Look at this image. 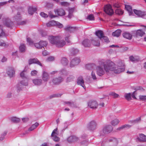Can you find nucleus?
I'll list each match as a JSON object with an SVG mask.
<instances>
[{
	"label": "nucleus",
	"mask_w": 146,
	"mask_h": 146,
	"mask_svg": "<svg viewBox=\"0 0 146 146\" xmlns=\"http://www.w3.org/2000/svg\"><path fill=\"white\" fill-rule=\"evenodd\" d=\"M104 69L106 72H109L110 71H113L115 73L119 74L124 71L123 68H116L115 64L112 62L110 60H107L103 63Z\"/></svg>",
	"instance_id": "1"
},
{
	"label": "nucleus",
	"mask_w": 146,
	"mask_h": 146,
	"mask_svg": "<svg viewBox=\"0 0 146 146\" xmlns=\"http://www.w3.org/2000/svg\"><path fill=\"white\" fill-rule=\"evenodd\" d=\"M26 72V71L24 70L20 74L21 77L23 79H24V81L25 82V83H23V81H21L20 82V83L22 85L24 86H27L28 85V79L25 74Z\"/></svg>",
	"instance_id": "2"
},
{
	"label": "nucleus",
	"mask_w": 146,
	"mask_h": 146,
	"mask_svg": "<svg viewBox=\"0 0 146 146\" xmlns=\"http://www.w3.org/2000/svg\"><path fill=\"white\" fill-rule=\"evenodd\" d=\"M113 128L111 125H106L103 129L102 131L101 132L100 135H104V134L110 133L113 130Z\"/></svg>",
	"instance_id": "3"
},
{
	"label": "nucleus",
	"mask_w": 146,
	"mask_h": 146,
	"mask_svg": "<svg viewBox=\"0 0 146 146\" xmlns=\"http://www.w3.org/2000/svg\"><path fill=\"white\" fill-rule=\"evenodd\" d=\"M104 11L107 14L110 16L112 15L114 13L113 10L110 5H106L105 6Z\"/></svg>",
	"instance_id": "4"
},
{
	"label": "nucleus",
	"mask_w": 146,
	"mask_h": 146,
	"mask_svg": "<svg viewBox=\"0 0 146 146\" xmlns=\"http://www.w3.org/2000/svg\"><path fill=\"white\" fill-rule=\"evenodd\" d=\"M64 80V78L61 76L56 77L53 78L52 81L53 84L58 85L62 82Z\"/></svg>",
	"instance_id": "5"
},
{
	"label": "nucleus",
	"mask_w": 146,
	"mask_h": 146,
	"mask_svg": "<svg viewBox=\"0 0 146 146\" xmlns=\"http://www.w3.org/2000/svg\"><path fill=\"white\" fill-rule=\"evenodd\" d=\"M96 126L97 123L96 122L92 120L89 123L88 125L87 128L90 130H94L96 129Z\"/></svg>",
	"instance_id": "6"
},
{
	"label": "nucleus",
	"mask_w": 146,
	"mask_h": 146,
	"mask_svg": "<svg viewBox=\"0 0 146 146\" xmlns=\"http://www.w3.org/2000/svg\"><path fill=\"white\" fill-rule=\"evenodd\" d=\"M88 106L92 109H95L97 108L98 104L96 101L90 100L88 103Z\"/></svg>",
	"instance_id": "7"
},
{
	"label": "nucleus",
	"mask_w": 146,
	"mask_h": 146,
	"mask_svg": "<svg viewBox=\"0 0 146 146\" xmlns=\"http://www.w3.org/2000/svg\"><path fill=\"white\" fill-rule=\"evenodd\" d=\"M59 38L58 37L51 36H49L48 40L52 44L56 45Z\"/></svg>",
	"instance_id": "8"
},
{
	"label": "nucleus",
	"mask_w": 146,
	"mask_h": 146,
	"mask_svg": "<svg viewBox=\"0 0 146 146\" xmlns=\"http://www.w3.org/2000/svg\"><path fill=\"white\" fill-rule=\"evenodd\" d=\"M80 60L79 58L77 57L73 58L70 62V66L72 67L78 65L80 62Z\"/></svg>",
	"instance_id": "9"
},
{
	"label": "nucleus",
	"mask_w": 146,
	"mask_h": 146,
	"mask_svg": "<svg viewBox=\"0 0 146 146\" xmlns=\"http://www.w3.org/2000/svg\"><path fill=\"white\" fill-rule=\"evenodd\" d=\"M36 64L40 66H42V65L39 61L36 58H31L29 60V65H31L32 64Z\"/></svg>",
	"instance_id": "10"
},
{
	"label": "nucleus",
	"mask_w": 146,
	"mask_h": 146,
	"mask_svg": "<svg viewBox=\"0 0 146 146\" xmlns=\"http://www.w3.org/2000/svg\"><path fill=\"white\" fill-rule=\"evenodd\" d=\"M77 84L78 85L81 86L84 89H85L86 87L84 84V82L82 77L80 76L78 78L77 82Z\"/></svg>",
	"instance_id": "11"
},
{
	"label": "nucleus",
	"mask_w": 146,
	"mask_h": 146,
	"mask_svg": "<svg viewBox=\"0 0 146 146\" xmlns=\"http://www.w3.org/2000/svg\"><path fill=\"white\" fill-rule=\"evenodd\" d=\"M133 11L134 13L139 17H143L146 15V12L144 11L134 9Z\"/></svg>",
	"instance_id": "12"
},
{
	"label": "nucleus",
	"mask_w": 146,
	"mask_h": 146,
	"mask_svg": "<svg viewBox=\"0 0 146 146\" xmlns=\"http://www.w3.org/2000/svg\"><path fill=\"white\" fill-rule=\"evenodd\" d=\"M97 73L100 76L103 75L105 73L104 70L103 68L100 66H98L97 67Z\"/></svg>",
	"instance_id": "13"
},
{
	"label": "nucleus",
	"mask_w": 146,
	"mask_h": 146,
	"mask_svg": "<svg viewBox=\"0 0 146 146\" xmlns=\"http://www.w3.org/2000/svg\"><path fill=\"white\" fill-rule=\"evenodd\" d=\"M7 73L8 74V76L10 77H13L15 73L14 69L12 67H9L8 70L7 72Z\"/></svg>",
	"instance_id": "14"
},
{
	"label": "nucleus",
	"mask_w": 146,
	"mask_h": 146,
	"mask_svg": "<svg viewBox=\"0 0 146 146\" xmlns=\"http://www.w3.org/2000/svg\"><path fill=\"white\" fill-rule=\"evenodd\" d=\"M82 44L85 47H90L91 45V41L89 39H86L82 42Z\"/></svg>",
	"instance_id": "15"
},
{
	"label": "nucleus",
	"mask_w": 146,
	"mask_h": 146,
	"mask_svg": "<svg viewBox=\"0 0 146 146\" xmlns=\"http://www.w3.org/2000/svg\"><path fill=\"white\" fill-rule=\"evenodd\" d=\"M145 34V32L143 31L142 29H140L137 30L136 31L135 34L133 35V36L136 37H137L138 36L142 37Z\"/></svg>",
	"instance_id": "16"
},
{
	"label": "nucleus",
	"mask_w": 146,
	"mask_h": 146,
	"mask_svg": "<svg viewBox=\"0 0 146 146\" xmlns=\"http://www.w3.org/2000/svg\"><path fill=\"white\" fill-rule=\"evenodd\" d=\"M54 11L56 14L59 16H62L64 15L65 14L64 11L62 9L54 10Z\"/></svg>",
	"instance_id": "17"
},
{
	"label": "nucleus",
	"mask_w": 146,
	"mask_h": 146,
	"mask_svg": "<svg viewBox=\"0 0 146 146\" xmlns=\"http://www.w3.org/2000/svg\"><path fill=\"white\" fill-rule=\"evenodd\" d=\"M42 78L44 82H46L49 79V76L48 73L45 71H43L42 75Z\"/></svg>",
	"instance_id": "18"
},
{
	"label": "nucleus",
	"mask_w": 146,
	"mask_h": 146,
	"mask_svg": "<svg viewBox=\"0 0 146 146\" xmlns=\"http://www.w3.org/2000/svg\"><path fill=\"white\" fill-rule=\"evenodd\" d=\"M122 35L124 38L129 40H131L132 37V35L128 32H124L122 34Z\"/></svg>",
	"instance_id": "19"
},
{
	"label": "nucleus",
	"mask_w": 146,
	"mask_h": 146,
	"mask_svg": "<svg viewBox=\"0 0 146 146\" xmlns=\"http://www.w3.org/2000/svg\"><path fill=\"white\" fill-rule=\"evenodd\" d=\"M4 25L8 27L11 28L13 25V23L9 19H6L4 22Z\"/></svg>",
	"instance_id": "20"
},
{
	"label": "nucleus",
	"mask_w": 146,
	"mask_h": 146,
	"mask_svg": "<svg viewBox=\"0 0 146 146\" xmlns=\"http://www.w3.org/2000/svg\"><path fill=\"white\" fill-rule=\"evenodd\" d=\"M66 44L65 42L63 40H60L58 38L57 43H56V46L58 48L63 47Z\"/></svg>",
	"instance_id": "21"
},
{
	"label": "nucleus",
	"mask_w": 146,
	"mask_h": 146,
	"mask_svg": "<svg viewBox=\"0 0 146 146\" xmlns=\"http://www.w3.org/2000/svg\"><path fill=\"white\" fill-rule=\"evenodd\" d=\"M75 27L67 26L64 28V30L70 33L74 32L76 31Z\"/></svg>",
	"instance_id": "22"
},
{
	"label": "nucleus",
	"mask_w": 146,
	"mask_h": 146,
	"mask_svg": "<svg viewBox=\"0 0 146 146\" xmlns=\"http://www.w3.org/2000/svg\"><path fill=\"white\" fill-rule=\"evenodd\" d=\"M137 141L140 142L146 141V135L143 134H139V137L137 138Z\"/></svg>",
	"instance_id": "23"
},
{
	"label": "nucleus",
	"mask_w": 146,
	"mask_h": 146,
	"mask_svg": "<svg viewBox=\"0 0 146 146\" xmlns=\"http://www.w3.org/2000/svg\"><path fill=\"white\" fill-rule=\"evenodd\" d=\"M67 140L69 142L71 143L77 141L78 139L75 136H71L69 137Z\"/></svg>",
	"instance_id": "24"
},
{
	"label": "nucleus",
	"mask_w": 146,
	"mask_h": 146,
	"mask_svg": "<svg viewBox=\"0 0 146 146\" xmlns=\"http://www.w3.org/2000/svg\"><path fill=\"white\" fill-rule=\"evenodd\" d=\"M32 81L35 85L40 86L42 84V80L41 79H35L33 80Z\"/></svg>",
	"instance_id": "25"
},
{
	"label": "nucleus",
	"mask_w": 146,
	"mask_h": 146,
	"mask_svg": "<svg viewBox=\"0 0 146 146\" xmlns=\"http://www.w3.org/2000/svg\"><path fill=\"white\" fill-rule=\"evenodd\" d=\"M95 34L100 39H102V38L104 35L103 31L99 30L96 32Z\"/></svg>",
	"instance_id": "26"
},
{
	"label": "nucleus",
	"mask_w": 146,
	"mask_h": 146,
	"mask_svg": "<svg viewBox=\"0 0 146 146\" xmlns=\"http://www.w3.org/2000/svg\"><path fill=\"white\" fill-rule=\"evenodd\" d=\"M91 41L93 45L95 46H99L100 45V41L99 40L92 39Z\"/></svg>",
	"instance_id": "27"
},
{
	"label": "nucleus",
	"mask_w": 146,
	"mask_h": 146,
	"mask_svg": "<svg viewBox=\"0 0 146 146\" xmlns=\"http://www.w3.org/2000/svg\"><path fill=\"white\" fill-rule=\"evenodd\" d=\"M70 50V53L72 55H74L77 54L79 52V50L78 49L73 48H71Z\"/></svg>",
	"instance_id": "28"
},
{
	"label": "nucleus",
	"mask_w": 146,
	"mask_h": 146,
	"mask_svg": "<svg viewBox=\"0 0 146 146\" xmlns=\"http://www.w3.org/2000/svg\"><path fill=\"white\" fill-rule=\"evenodd\" d=\"M125 8L128 11L129 15H132L133 14L132 7L131 6L125 5Z\"/></svg>",
	"instance_id": "29"
},
{
	"label": "nucleus",
	"mask_w": 146,
	"mask_h": 146,
	"mask_svg": "<svg viewBox=\"0 0 146 146\" xmlns=\"http://www.w3.org/2000/svg\"><path fill=\"white\" fill-rule=\"evenodd\" d=\"M95 66V65L94 64H88L86 65L85 68L88 70H92Z\"/></svg>",
	"instance_id": "30"
},
{
	"label": "nucleus",
	"mask_w": 146,
	"mask_h": 146,
	"mask_svg": "<svg viewBox=\"0 0 146 146\" xmlns=\"http://www.w3.org/2000/svg\"><path fill=\"white\" fill-rule=\"evenodd\" d=\"M36 10L37 9L36 8L29 7L28 8V12L29 14L32 15L36 11Z\"/></svg>",
	"instance_id": "31"
},
{
	"label": "nucleus",
	"mask_w": 146,
	"mask_h": 146,
	"mask_svg": "<svg viewBox=\"0 0 146 146\" xmlns=\"http://www.w3.org/2000/svg\"><path fill=\"white\" fill-rule=\"evenodd\" d=\"M121 31L120 29H117L112 33V35L114 36L119 37L121 34Z\"/></svg>",
	"instance_id": "32"
},
{
	"label": "nucleus",
	"mask_w": 146,
	"mask_h": 146,
	"mask_svg": "<svg viewBox=\"0 0 146 146\" xmlns=\"http://www.w3.org/2000/svg\"><path fill=\"white\" fill-rule=\"evenodd\" d=\"M68 62L66 58L65 57L62 58L61 60V62L64 66L67 65L68 64Z\"/></svg>",
	"instance_id": "33"
},
{
	"label": "nucleus",
	"mask_w": 146,
	"mask_h": 146,
	"mask_svg": "<svg viewBox=\"0 0 146 146\" xmlns=\"http://www.w3.org/2000/svg\"><path fill=\"white\" fill-rule=\"evenodd\" d=\"M117 65L118 66V68H123L125 70L124 68V64L123 61L119 60L118 62Z\"/></svg>",
	"instance_id": "34"
},
{
	"label": "nucleus",
	"mask_w": 146,
	"mask_h": 146,
	"mask_svg": "<svg viewBox=\"0 0 146 146\" xmlns=\"http://www.w3.org/2000/svg\"><path fill=\"white\" fill-rule=\"evenodd\" d=\"M11 120L12 122L15 123H17L19 122L20 121V118H17L15 117H13L11 118Z\"/></svg>",
	"instance_id": "35"
},
{
	"label": "nucleus",
	"mask_w": 146,
	"mask_h": 146,
	"mask_svg": "<svg viewBox=\"0 0 146 146\" xmlns=\"http://www.w3.org/2000/svg\"><path fill=\"white\" fill-rule=\"evenodd\" d=\"M132 89L135 90V91L140 90L141 92H144L145 91V89L143 88L141 86H137L136 87H133Z\"/></svg>",
	"instance_id": "36"
},
{
	"label": "nucleus",
	"mask_w": 146,
	"mask_h": 146,
	"mask_svg": "<svg viewBox=\"0 0 146 146\" xmlns=\"http://www.w3.org/2000/svg\"><path fill=\"white\" fill-rule=\"evenodd\" d=\"M141 121V117H139L136 118L135 119L129 121V122L133 124L138 123L140 122Z\"/></svg>",
	"instance_id": "37"
},
{
	"label": "nucleus",
	"mask_w": 146,
	"mask_h": 146,
	"mask_svg": "<svg viewBox=\"0 0 146 146\" xmlns=\"http://www.w3.org/2000/svg\"><path fill=\"white\" fill-rule=\"evenodd\" d=\"M59 74L60 76H66L68 74V72L65 70L62 69L59 71Z\"/></svg>",
	"instance_id": "38"
},
{
	"label": "nucleus",
	"mask_w": 146,
	"mask_h": 146,
	"mask_svg": "<svg viewBox=\"0 0 146 146\" xmlns=\"http://www.w3.org/2000/svg\"><path fill=\"white\" fill-rule=\"evenodd\" d=\"M131 127V125H130L129 124H125L123 125L120 127L118 128L117 129L120 130L121 129H122L125 128L128 129L130 128Z\"/></svg>",
	"instance_id": "39"
},
{
	"label": "nucleus",
	"mask_w": 146,
	"mask_h": 146,
	"mask_svg": "<svg viewBox=\"0 0 146 146\" xmlns=\"http://www.w3.org/2000/svg\"><path fill=\"white\" fill-rule=\"evenodd\" d=\"M74 77L73 75H70L68 77L66 80L67 82H69L72 81L74 80Z\"/></svg>",
	"instance_id": "40"
},
{
	"label": "nucleus",
	"mask_w": 146,
	"mask_h": 146,
	"mask_svg": "<svg viewBox=\"0 0 146 146\" xmlns=\"http://www.w3.org/2000/svg\"><path fill=\"white\" fill-rule=\"evenodd\" d=\"M26 47L24 44H21L19 46V48L20 52H24L25 50Z\"/></svg>",
	"instance_id": "41"
},
{
	"label": "nucleus",
	"mask_w": 146,
	"mask_h": 146,
	"mask_svg": "<svg viewBox=\"0 0 146 146\" xmlns=\"http://www.w3.org/2000/svg\"><path fill=\"white\" fill-rule=\"evenodd\" d=\"M109 141L110 142H113L115 145L117 144L118 142V141L117 139L114 138H111L109 139Z\"/></svg>",
	"instance_id": "42"
},
{
	"label": "nucleus",
	"mask_w": 146,
	"mask_h": 146,
	"mask_svg": "<svg viewBox=\"0 0 146 146\" xmlns=\"http://www.w3.org/2000/svg\"><path fill=\"white\" fill-rule=\"evenodd\" d=\"M125 99L128 101H129L131 99V94L130 93L125 94Z\"/></svg>",
	"instance_id": "43"
},
{
	"label": "nucleus",
	"mask_w": 146,
	"mask_h": 146,
	"mask_svg": "<svg viewBox=\"0 0 146 146\" xmlns=\"http://www.w3.org/2000/svg\"><path fill=\"white\" fill-rule=\"evenodd\" d=\"M62 94H53L50 95L49 96L50 99L52 98H58L60 97Z\"/></svg>",
	"instance_id": "44"
},
{
	"label": "nucleus",
	"mask_w": 146,
	"mask_h": 146,
	"mask_svg": "<svg viewBox=\"0 0 146 146\" xmlns=\"http://www.w3.org/2000/svg\"><path fill=\"white\" fill-rule=\"evenodd\" d=\"M40 43L42 48V47L44 48V46L46 47L47 44V42L46 41H40Z\"/></svg>",
	"instance_id": "45"
},
{
	"label": "nucleus",
	"mask_w": 146,
	"mask_h": 146,
	"mask_svg": "<svg viewBox=\"0 0 146 146\" xmlns=\"http://www.w3.org/2000/svg\"><path fill=\"white\" fill-rule=\"evenodd\" d=\"M109 95L113 96V98H115L119 97V95L118 94L115 93L114 92H111L109 94Z\"/></svg>",
	"instance_id": "46"
},
{
	"label": "nucleus",
	"mask_w": 146,
	"mask_h": 146,
	"mask_svg": "<svg viewBox=\"0 0 146 146\" xmlns=\"http://www.w3.org/2000/svg\"><path fill=\"white\" fill-rule=\"evenodd\" d=\"M55 22L54 21H51L49 22L48 23H46V25L48 27H50L53 26L55 24Z\"/></svg>",
	"instance_id": "47"
},
{
	"label": "nucleus",
	"mask_w": 146,
	"mask_h": 146,
	"mask_svg": "<svg viewBox=\"0 0 146 146\" xmlns=\"http://www.w3.org/2000/svg\"><path fill=\"white\" fill-rule=\"evenodd\" d=\"M119 122V121L117 119H115L113 120L111 122V124L114 126H115Z\"/></svg>",
	"instance_id": "48"
},
{
	"label": "nucleus",
	"mask_w": 146,
	"mask_h": 146,
	"mask_svg": "<svg viewBox=\"0 0 146 146\" xmlns=\"http://www.w3.org/2000/svg\"><path fill=\"white\" fill-rule=\"evenodd\" d=\"M115 13L117 14L120 15H122L123 13V11L120 9H117L116 10Z\"/></svg>",
	"instance_id": "49"
},
{
	"label": "nucleus",
	"mask_w": 146,
	"mask_h": 146,
	"mask_svg": "<svg viewBox=\"0 0 146 146\" xmlns=\"http://www.w3.org/2000/svg\"><path fill=\"white\" fill-rule=\"evenodd\" d=\"M100 40L106 42H109V39L108 38V37L107 36H102V39H100Z\"/></svg>",
	"instance_id": "50"
},
{
	"label": "nucleus",
	"mask_w": 146,
	"mask_h": 146,
	"mask_svg": "<svg viewBox=\"0 0 146 146\" xmlns=\"http://www.w3.org/2000/svg\"><path fill=\"white\" fill-rule=\"evenodd\" d=\"M51 137H52L53 140L55 141L58 142L60 140V138L56 135H54L53 136Z\"/></svg>",
	"instance_id": "51"
},
{
	"label": "nucleus",
	"mask_w": 146,
	"mask_h": 146,
	"mask_svg": "<svg viewBox=\"0 0 146 146\" xmlns=\"http://www.w3.org/2000/svg\"><path fill=\"white\" fill-rule=\"evenodd\" d=\"M87 19L90 20H94V16L92 14H90L88 16Z\"/></svg>",
	"instance_id": "52"
},
{
	"label": "nucleus",
	"mask_w": 146,
	"mask_h": 146,
	"mask_svg": "<svg viewBox=\"0 0 146 146\" xmlns=\"http://www.w3.org/2000/svg\"><path fill=\"white\" fill-rule=\"evenodd\" d=\"M21 85L22 84L21 83L20 84H18L17 86V91L18 92L20 91L22 89V87Z\"/></svg>",
	"instance_id": "53"
},
{
	"label": "nucleus",
	"mask_w": 146,
	"mask_h": 146,
	"mask_svg": "<svg viewBox=\"0 0 146 146\" xmlns=\"http://www.w3.org/2000/svg\"><path fill=\"white\" fill-rule=\"evenodd\" d=\"M70 36L68 35L65 37V40L69 44H72L71 41L70 40V38H69Z\"/></svg>",
	"instance_id": "54"
},
{
	"label": "nucleus",
	"mask_w": 146,
	"mask_h": 146,
	"mask_svg": "<svg viewBox=\"0 0 146 146\" xmlns=\"http://www.w3.org/2000/svg\"><path fill=\"white\" fill-rule=\"evenodd\" d=\"M34 45L35 47L37 48H42L40 43V41L39 43H35Z\"/></svg>",
	"instance_id": "55"
},
{
	"label": "nucleus",
	"mask_w": 146,
	"mask_h": 146,
	"mask_svg": "<svg viewBox=\"0 0 146 146\" xmlns=\"http://www.w3.org/2000/svg\"><path fill=\"white\" fill-rule=\"evenodd\" d=\"M139 99L140 100L145 101L146 100V96H139Z\"/></svg>",
	"instance_id": "56"
},
{
	"label": "nucleus",
	"mask_w": 146,
	"mask_h": 146,
	"mask_svg": "<svg viewBox=\"0 0 146 146\" xmlns=\"http://www.w3.org/2000/svg\"><path fill=\"white\" fill-rule=\"evenodd\" d=\"M40 15L42 17L44 18H47L48 17V15L46 14V13H44L43 12H41L40 13Z\"/></svg>",
	"instance_id": "57"
},
{
	"label": "nucleus",
	"mask_w": 146,
	"mask_h": 146,
	"mask_svg": "<svg viewBox=\"0 0 146 146\" xmlns=\"http://www.w3.org/2000/svg\"><path fill=\"white\" fill-rule=\"evenodd\" d=\"M38 72L36 70H33L31 71V74L32 76H36Z\"/></svg>",
	"instance_id": "58"
},
{
	"label": "nucleus",
	"mask_w": 146,
	"mask_h": 146,
	"mask_svg": "<svg viewBox=\"0 0 146 146\" xmlns=\"http://www.w3.org/2000/svg\"><path fill=\"white\" fill-rule=\"evenodd\" d=\"M60 4L62 6H67L69 5V3L66 2H63L60 3Z\"/></svg>",
	"instance_id": "59"
},
{
	"label": "nucleus",
	"mask_w": 146,
	"mask_h": 146,
	"mask_svg": "<svg viewBox=\"0 0 146 146\" xmlns=\"http://www.w3.org/2000/svg\"><path fill=\"white\" fill-rule=\"evenodd\" d=\"M129 59L132 62H134L135 61H136L137 60V59L135 58L134 57L132 56H130L129 57Z\"/></svg>",
	"instance_id": "60"
},
{
	"label": "nucleus",
	"mask_w": 146,
	"mask_h": 146,
	"mask_svg": "<svg viewBox=\"0 0 146 146\" xmlns=\"http://www.w3.org/2000/svg\"><path fill=\"white\" fill-rule=\"evenodd\" d=\"M91 76H92V78H93V79L94 80H96V79L97 78L96 76L95 73L94 72H93V71L91 73Z\"/></svg>",
	"instance_id": "61"
},
{
	"label": "nucleus",
	"mask_w": 146,
	"mask_h": 146,
	"mask_svg": "<svg viewBox=\"0 0 146 146\" xmlns=\"http://www.w3.org/2000/svg\"><path fill=\"white\" fill-rule=\"evenodd\" d=\"M57 130V128H56L52 132V133L51 135V136H53L55 135V134L58 135V134L57 133L56 131Z\"/></svg>",
	"instance_id": "62"
},
{
	"label": "nucleus",
	"mask_w": 146,
	"mask_h": 146,
	"mask_svg": "<svg viewBox=\"0 0 146 146\" xmlns=\"http://www.w3.org/2000/svg\"><path fill=\"white\" fill-rule=\"evenodd\" d=\"M27 41L30 44H31L33 43V41L29 38H27Z\"/></svg>",
	"instance_id": "63"
},
{
	"label": "nucleus",
	"mask_w": 146,
	"mask_h": 146,
	"mask_svg": "<svg viewBox=\"0 0 146 146\" xmlns=\"http://www.w3.org/2000/svg\"><path fill=\"white\" fill-rule=\"evenodd\" d=\"M47 60L48 61H52L54 60V58L53 56H50L47 58Z\"/></svg>",
	"instance_id": "64"
}]
</instances>
